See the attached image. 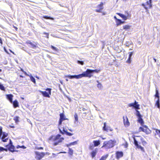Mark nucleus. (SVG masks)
I'll return each instance as SVG.
<instances>
[{
    "instance_id": "nucleus-15",
    "label": "nucleus",
    "mask_w": 160,
    "mask_h": 160,
    "mask_svg": "<svg viewBox=\"0 0 160 160\" xmlns=\"http://www.w3.org/2000/svg\"><path fill=\"white\" fill-rule=\"evenodd\" d=\"M116 158L117 159L122 157L123 156V153L122 151H117L116 153Z\"/></svg>"
},
{
    "instance_id": "nucleus-8",
    "label": "nucleus",
    "mask_w": 160,
    "mask_h": 160,
    "mask_svg": "<svg viewBox=\"0 0 160 160\" xmlns=\"http://www.w3.org/2000/svg\"><path fill=\"white\" fill-rule=\"evenodd\" d=\"M8 134L6 132L3 133L2 134L1 138L2 142H6L8 140Z\"/></svg>"
},
{
    "instance_id": "nucleus-55",
    "label": "nucleus",
    "mask_w": 160,
    "mask_h": 160,
    "mask_svg": "<svg viewBox=\"0 0 160 160\" xmlns=\"http://www.w3.org/2000/svg\"><path fill=\"white\" fill-rule=\"evenodd\" d=\"M144 129V128L142 127H140L139 128V130H140V131H143Z\"/></svg>"
},
{
    "instance_id": "nucleus-58",
    "label": "nucleus",
    "mask_w": 160,
    "mask_h": 160,
    "mask_svg": "<svg viewBox=\"0 0 160 160\" xmlns=\"http://www.w3.org/2000/svg\"><path fill=\"white\" fill-rule=\"evenodd\" d=\"M37 148L38 149H43V148L42 147H39V148Z\"/></svg>"
},
{
    "instance_id": "nucleus-10",
    "label": "nucleus",
    "mask_w": 160,
    "mask_h": 160,
    "mask_svg": "<svg viewBox=\"0 0 160 160\" xmlns=\"http://www.w3.org/2000/svg\"><path fill=\"white\" fill-rule=\"evenodd\" d=\"M151 3L152 0H149V1H147L146 2L147 5L148 6V7H146L144 4H142V5L146 9H147L148 8H151L152 7Z\"/></svg>"
},
{
    "instance_id": "nucleus-45",
    "label": "nucleus",
    "mask_w": 160,
    "mask_h": 160,
    "mask_svg": "<svg viewBox=\"0 0 160 160\" xmlns=\"http://www.w3.org/2000/svg\"><path fill=\"white\" fill-rule=\"evenodd\" d=\"M46 90L48 91V93H49L50 95L51 94V89L50 88H47L46 89Z\"/></svg>"
},
{
    "instance_id": "nucleus-37",
    "label": "nucleus",
    "mask_w": 160,
    "mask_h": 160,
    "mask_svg": "<svg viewBox=\"0 0 160 160\" xmlns=\"http://www.w3.org/2000/svg\"><path fill=\"white\" fill-rule=\"evenodd\" d=\"M130 27L128 25H125L123 26V28L125 30H128L130 29Z\"/></svg>"
},
{
    "instance_id": "nucleus-40",
    "label": "nucleus",
    "mask_w": 160,
    "mask_h": 160,
    "mask_svg": "<svg viewBox=\"0 0 160 160\" xmlns=\"http://www.w3.org/2000/svg\"><path fill=\"white\" fill-rule=\"evenodd\" d=\"M68 153L70 155H72L73 153V150L70 148H69Z\"/></svg>"
},
{
    "instance_id": "nucleus-13",
    "label": "nucleus",
    "mask_w": 160,
    "mask_h": 160,
    "mask_svg": "<svg viewBox=\"0 0 160 160\" xmlns=\"http://www.w3.org/2000/svg\"><path fill=\"white\" fill-rule=\"evenodd\" d=\"M6 147H8V149L9 151L12 152H17L18 151L14 150L15 147L13 145H7L6 146Z\"/></svg>"
},
{
    "instance_id": "nucleus-20",
    "label": "nucleus",
    "mask_w": 160,
    "mask_h": 160,
    "mask_svg": "<svg viewBox=\"0 0 160 160\" xmlns=\"http://www.w3.org/2000/svg\"><path fill=\"white\" fill-rule=\"evenodd\" d=\"M94 147H97L100 145V140H94L93 142Z\"/></svg>"
},
{
    "instance_id": "nucleus-24",
    "label": "nucleus",
    "mask_w": 160,
    "mask_h": 160,
    "mask_svg": "<svg viewBox=\"0 0 160 160\" xmlns=\"http://www.w3.org/2000/svg\"><path fill=\"white\" fill-rule=\"evenodd\" d=\"M61 128H61L60 127L59 128V130L60 131V133L63 134L64 132L65 133H66L67 132V131L65 130V129L64 128H63V127L62 128V130L61 129Z\"/></svg>"
},
{
    "instance_id": "nucleus-34",
    "label": "nucleus",
    "mask_w": 160,
    "mask_h": 160,
    "mask_svg": "<svg viewBox=\"0 0 160 160\" xmlns=\"http://www.w3.org/2000/svg\"><path fill=\"white\" fill-rule=\"evenodd\" d=\"M2 127H0V139H1V137L2 136V134L3 133H5V132H3L2 131Z\"/></svg>"
},
{
    "instance_id": "nucleus-26",
    "label": "nucleus",
    "mask_w": 160,
    "mask_h": 160,
    "mask_svg": "<svg viewBox=\"0 0 160 160\" xmlns=\"http://www.w3.org/2000/svg\"><path fill=\"white\" fill-rule=\"evenodd\" d=\"M60 119L64 120H65L68 119L65 118L64 113H62L60 114Z\"/></svg>"
},
{
    "instance_id": "nucleus-11",
    "label": "nucleus",
    "mask_w": 160,
    "mask_h": 160,
    "mask_svg": "<svg viewBox=\"0 0 160 160\" xmlns=\"http://www.w3.org/2000/svg\"><path fill=\"white\" fill-rule=\"evenodd\" d=\"M103 130L104 131H105L107 132H108V130L112 131L113 130V129L111 128L110 127L106 126V122L104 123V126L103 128Z\"/></svg>"
},
{
    "instance_id": "nucleus-51",
    "label": "nucleus",
    "mask_w": 160,
    "mask_h": 160,
    "mask_svg": "<svg viewBox=\"0 0 160 160\" xmlns=\"http://www.w3.org/2000/svg\"><path fill=\"white\" fill-rule=\"evenodd\" d=\"M43 34L46 35V37L48 38H49V33H47L46 32H44Z\"/></svg>"
},
{
    "instance_id": "nucleus-7",
    "label": "nucleus",
    "mask_w": 160,
    "mask_h": 160,
    "mask_svg": "<svg viewBox=\"0 0 160 160\" xmlns=\"http://www.w3.org/2000/svg\"><path fill=\"white\" fill-rule=\"evenodd\" d=\"M128 105L129 107H132L135 109H140L139 105L138 104V102L136 101H135L134 103H129Z\"/></svg>"
},
{
    "instance_id": "nucleus-54",
    "label": "nucleus",
    "mask_w": 160,
    "mask_h": 160,
    "mask_svg": "<svg viewBox=\"0 0 160 160\" xmlns=\"http://www.w3.org/2000/svg\"><path fill=\"white\" fill-rule=\"evenodd\" d=\"M12 145V141L10 139H9V144L8 145Z\"/></svg>"
},
{
    "instance_id": "nucleus-46",
    "label": "nucleus",
    "mask_w": 160,
    "mask_h": 160,
    "mask_svg": "<svg viewBox=\"0 0 160 160\" xmlns=\"http://www.w3.org/2000/svg\"><path fill=\"white\" fill-rule=\"evenodd\" d=\"M77 62L78 64H81V65H83L84 64V62L82 61L78 60L77 61Z\"/></svg>"
},
{
    "instance_id": "nucleus-4",
    "label": "nucleus",
    "mask_w": 160,
    "mask_h": 160,
    "mask_svg": "<svg viewBox=\"0 0 160 160\" xmlns=\"http://www.w3.org/2000/svg\"><path fill=\"white\" fill-rule=\"evenodd\" d=\"M82 73L83 77L91 78L92 76L91 69H87L85 72H83Z\"/></svg>"
},
{
    "instance_id": "nucleus-17",
    "label": "nucleus",
    "mask_w": 160,
    "mask_h": 160,
    "mask_svg": "<svg viewBox=\"0 0 160 160\" xmlns=\"http://www.w3.org/2000/svg\"><path fill=\"white\" fill-rule=\"evenodd\" d=\"M98 149L97 148H96L91 152V155L92 158H94L95 157L98 152Z\"/></svg>"
},
{
    "instance_id": "nucleus-35",
    "label": "nucleus",
    "mask_w": 160,
    "mask_h": 160,
    "mask_svg": "<svg viewBox=\"0 0 160 160\" xmlns=\"http://www.w3.org/2000/svg\"><path fill=\"white\" fill-rule=\"evenodd\" d=\"M19 117L18 116H16L14 118V120L16 123H17L19 121Z\"/></svg>"
},
{
    "instance_id": "nucleus-56",
    "label": "nucleus",
    "mask_w": 160,
    "mask_h": 160,
    "mask_svg": "<svg viewBox=\"0 0 160 160\" xmlns=\"http://www.w3.org/2000/svg\"><path fill=\"white\" fill-rule=\"evenodd\" d=\"M21 148H22L23 149H25L26 148V147H25L23 145L21 146Z\"/></svg>"
},
{
    "instance_id": "nucleus-27",
    "label": "nucleus",
    "mask_w": 160,
    "mask_h": 160,
    "mask_svg": "<svg viewBox=\"0 0 160 160\" xmlns=\"http://www.w3.org/2000/svg\"><path fill=\"white\" fill-rule=\"evenodd\" d=\"M12 103L13 107L15 108H16L18 106V102L16 100L14 101L13 102H12Z\"/></svg>"
},
{
    "instance_id": "nucleus-23",
    "label": "nucleus",
    "mask_w": 160,
    "mask_h": 160,
    "mask_svg": "<svg viewBox=\"0 0 160 160\" xmlns=\"http://www.w3.org/2000/svg\"><path fill=\"white\" fill-rule=\"evenodd\" d=\"M133 54V52H129V57L128 58V59L127 60V62L128 63H130L131 62V57L132 55V54Z\"/></svg>"
},
{
    "instance_id": "nucleus-64",
    "label": "nucleus",
    "mask_w": 160,
    "mask_h": 160,
    "mask_svg": "<svg viewBox=\"0 0 160 160\" xmlns=\"http://www.w3.org/2000/svg\"><path fill=\"white\" fill-rule=\"evenodd\" d=\"M153 59L154 60L155 62H156L157 61L156 59L154 58H153Z\"/></svg>"
},
{
    "instance_id": "nucleus-36",
    "label": "nucleus",
    "mask_w": 160,
    "mask_h": 160,
    "mask_svg": "<svg viewBox=\"0 0 160 160\" xmlns=\"http://www.w3.org/2000/svg\"><path fill=\"white\" fill-rule=\"evenodd\" d=\"M108 155H106L105 156H102L100 158V160H105L108 157Z\"/></svg>"
},
{
    "instance_id": "nucleus-63",
    "label": "nucleus",
    "mask_w": 160,
    "mask_h": 160,
    "mask_svg": "<svg viewBox=\"0 0 160 160\" xmlns=\"http://www.w3.org/2000/svg\"><path fill=\"white\" fill-rule=\"evenodd\" d=\"M66 152H60L59 153H66Z\"/></svg>"
},
{
    "instance_id": "nucleus-14",
    "label": "nucleus",
    "mask_w": 160,
    "mask_h": 160,
    "mask_svg": "<svg viewBox=\"0 0 160 160\" xmlns=\"http://www.w3.org/2000/svg\"><path fill=\"white\" fill-rule=\"evenodd\" d=\"M123 123L125 127L128 126L130 125L128 118L127 116L126 117V120L125 119L124 117H123Z\"/></svg>"
},
{
    "instance_id": "nucleus-52",
    "label": "nucleus",
    "mask_w": 160,
    "mask_h": 160,
    "mask_svg": "<svg viewBox=\"0 0 160 160\" xmlns=\"http://www.w3.org/2000/svg\"><path fill=\"white\" fill-rule=\"evenodd\" d=\"M142 144L143 146H145V145H146L147 144V142L145 141H143L142 142Z\"/></svg>"
},
{
    "instance_id": "nucleus-9",
    "label": "nucleus",
    "mask_w": 160,
    "mask_h": 160,
    "mask_svg": "<svg viewBox=\"0 0 160 160\" xmlns=\"http://www.w3.org/2000/svg\"><path fill=\"white\" fill-rule=\"evenodd\" d=\"M97 8H98V9H96L95 11L98 12H101L102 10L103 9V3L101 2L100 4L98 5Z\"/></svg>"
},
{
    "instance_id": "nucleus-42",
    "label": "nucleus",
    "mask_w": 160,
    "mask_h": 160,
    "mask_svg": "<svg viewBox=\"0 0 160 160\" xmlns=\"http://www.w3.org/2000/svg\"><path fill=\"white\" fill-rule=\"evenodd\" d=\"M51 48L53 50H55V51H58V49L56 47L53 46L52 45H51Z\"/></svg>"
},
{
    "instance_id": "nucleus-38",
    "label": "nucleus",
    "mask_w": 160,
    "mask_h": 160,
    "mask_svg": "<svg viewBox=\"0 0 160 160\" xmlns=\"http://www.w3.org/2000/svg\"><path fill=\"white\" fill-rule=\"evenodd\" d=\"M0 89L1 90H2L3 91H5V88L4 87L3 85L1 83H0Z\"/></svg>"
},
{
    "instance_id": "nucleus-48",
    "label": "nucleus",
    "mask_w": 160,
    "mask_h": 160,
    "mask_svg": "<svg viewBox=\"0 0 160 160\" xmlns=\"http://www.w3.org/2000/svg\"><path fill=\"white\" fill-rule=\"evenodd\" d=\"M75 119L76 121H78V116L77 114H75L74 115Z\"/></svg>"
},
{
    "instance_id": "nucleus-3",
    "label": "nucleus",
    "mask_w": 160,
    "mask_h": 160,
    "mask_svg": "<svg viewBox=\"0 0 160 160\" xmlns=\"http://www.w3.org/2000/svg\"><path fill=\"white\" fill-rule=\"evenodd\" d=\"M65 77H68L70 79L74 78L78 79L81 78L83 77L82 75V74H79L78 75H68L65 76Z\"/></svg>"
},
{
    "instance_id": "nucleus-43",
    "label": "nucleus",
    "mask_w": 160,
    "mask_h": 160,
    "mask_svg": "<svg viewBox=\"0 0 160 160\" xmlns=\"http://www.w3.org/2000/svg\"><path fill=\"white\" fill-rule=\"evenodd\" d=\"M156 133L159 136L160 138V130L157 129H156Z\"/></svg>"
},
{
    "instance_id": "nucleus-47",
    "label": "nucleus",
    "mask_w": 160,
    "mask_h": 160,
    "mask_svg": "<svg viewBox=\"0 0 160 160\" xmlns=\"http://www.w3.org/2000/svg\"><path fill=\"white\" fill-rule=\"evenodd\" d=\"M77 141H74V142H72L70 143V145H71V146L74 145L75 144H77Z\"/></svg>"
},
{
    "instance_id": "nucleus-44",
    "label": "nucleus",
    "mask_w": 160,
    "mask_h": 160,
    "mask_svg": "<svg viewBox=\"0 0 160 160\" xmlns=\"http://www.w3.org/2000/svg\"><path fill=\"white\" fill-rule=\"evenodd\" d=\"M3 151H7V150L6 148H5L3 147H0V152Z\"/></svg>"
},
{
    "instance_id": "nucleus-1",
    "label": "nucleus",
    "mask_w": 160,
    "mask_h": 160,
    "mask_svg": "<svg viewBox=\"0 0 160 160\" xmlns=\"http://www.w3.org/2000/svg\"><path fill=\"white\" fill-rule=\"evenodd\" d=\"M61 135L58 134L55 137L51 136L49 138V140H52L54 141L53 143V145L56 146L59 143L61 142L62 141L64 140L63 138H60Z\"/></svg>"
},
{
    "instance_id": "nucleus-39",
    "label": "nucleus",
    "mask_w": 160,
    "mask_h": 160,
    "mask_svg": "<svg viewBox=\"0 0 160 160\" xmlns=\"http://www.w3.org/2000/svg\"><path fill=\"white\" fill-rule=\"evenodd\" d=\"M100 71V70H97V69H95V70H91V71L92 74L93 72H96V73H98Z\"/></svg>"
},
{
    "instance_id": "nucleus-33",
    "label": "nucleus",
    "mask_w": 160,
    "mask_h": 160,
    "mask_svg": "<svg viewBox=\"0 0 160 160\" xmlns=\"http://www.w3.org/2000/svg\"><path fill=\"white\" fill-rule=\"evenodd\" d=\"M43 18L45 19H50L52 20H53L54 18H52L50 16H44L43 17Z\"/></svg>"
},
{
    "instance_id": "nucleus-19",
    "label": "nucleus",
    "mask_w": 160,
    "mask_h": 160,
    "mask_svg": "<svg viewBox=\"0 0 160 160\" xmlns=\"http://www.w3.org/2000/svg\"><path fill=\"white\" fill-rule=\"evenodd\" d=\"M13 96L12 94H8L7 95V98L9 101L12 103V97Z\"/></svg>"
},
{
    "instance_id": "nucleus-29",
    "label": "nucleus",
    "mask_w": 160,
    "mask_h": 160,
    "mask_svg": "<svg viewBox=\"0 0 160 160\" xmlns=\"http://www.w3.org/2000/svg\"><path fill=\"white\" fill-rule=\"evenodd\" d=\"M155 97L156 98H157L158 99H159V93L158 91V90H157V88H156V94L155 95Z\"/></svg>"
},
{
    "instance_id": "nucleus-59",
    "label": "nucleus",
    "mask_w": 160,
    "mask_h": 160,
    "mask_svg": "<svg viewBox=\"0 0 160 160\" xmlns=\"http://www.w3.org/2000/svg\"><path fill=\"white\" fill-rule=\"evenodd\" d=\"M0 43L1 44H2V39L1 38H0Z\"/></svg>"
},
{
    "instance_id": "nucleus-31",
    "label": "nucleus",
    "mask_w": 160,
    "mask_h": 160,
    "mask_svg": "<svg viewBox=\"0 0 160 160\" xmlns=\"http://www.w3.org/2000/svg\"><path fill=\"white\" fill-rule=\"evenodd\" d=\"M82 110L84 112L83 113V114H86L88 112L89 110L87 109H86L84 108H82Z\"/></svg>"
},
{
    "instance_id": "nucleus-60",
    "label": "nucleus",
    "mask_w": 160,
    "mask_h": 160,
    "mask_svg": "<svg viewBox=\"0 0 160 160\" xmlns=\"http://www.w3.org/2000/svg\"><path fill=\"white\" fill-rule=\"evenodd\" d=\"M114 19H115V20H116V21H117V20L118 19V18H117V17H116V16H114Z\"/></svg>"
},
{
    "instance_id": "nucleus-21",
    "label": "nucleus",
    "mask_w": 160,
    "mask_h": 160,
    "mask_svg": "<svg viewBox=\"0 0 160 160\" xmlns=\"http://www.w3.org/2000/svg\"><path fill=\"white\" fill-rule=\"evenodd\" d=\"M116 25L117 26L120 25L121 24H122L125 22L124 21H122L120 19H118L116 21Z\"/></svg>"
},
{
    "instance_id": "nucleus-61",
    "label": "nucleus",
    "mask_w": 160,
    "mask_h": 160,
    "mask_svg": "<svg viewBox=\"0 0 160 160\" xmlns=\"http://www.w3.org/2000/svg\"><path fill=\"white\" fill-rule=\"evenodd\" d=\"M141 140L142 141V142L143 141H144V139L142 138H141Z\"/></svg>"
},
{
    "instance_id": "nucleus-25",
    "label": "nucleus",
    "mask_w": 160,
    "mask_h": 160,
    "mask_svg": "<svg viewBox=\"0 0 160 160\" xmlns=\"http://www.w3.org/2000/svg\"><path fill=\"white\" fill-rule=\"evenodd\" d=\"M155 106H156L158 108L160 109V104L159 99H157V100L156 101V102Z\"/></svg>"
},
{
    "instance_id": "nucleus-41",
    "label": "nucleus",
    "mask_w": 160,
    "mask_h": 160,
    "mask_svg": "<svg viewBox=\"0 0 160 160\" xmlns=\"http://www.w3.org/2000/svg\"><path fill=\"white\" fill-rule=\"evenodd\" d=\"M97 82L98 83L97 85L98 88L99 89L101 88L102 87L101 84L100 83H99L98 81H97Z\"/></svg>"
},
{
    "instance_id": "nucleus-16",
    "label": "nucleus",
    "mask_w": 160,
    "mask_h": 160,
    "mask_svg": "<svg viewBox=\"0 0 160 160\" xmlns=\"http://www.w3.org/2000/svg\"><path fill=\"white\" fill-rule=\"evenodd\" d=\"M39 91L42 94L44 97L49 98H50V95L46 91H42L41 90H39Z\"/></svg>"
},
{
    "instance_id": "nucleus-49",
    "label": "nucleus",
    "mask_w": 160,
    "mask_h": 160,
    "mask_svg": "<svg viewBox=\"0 0 160 160\" xmlns=\"http://www.w3.org/2000/svg\"><path fill=\"white\" fill-rule=\"evenodd\" d=\"M63 120H62L61 119H59V127H60V126L62 124V122Z\"/></svg>"
},
{
    "instance_id": "nucleus-28",
    "label": "nucleus",
    "mask_w": 160,
    "mask_h": 160,
    "mask_svg": "<svg viewBox=\"0 0 160 160\" xmlns=\"http://www.w3.org/2000/svg\"><path fill=\"white\" fill-rule=\"evenodd\" d=\"M118 14L120 17L123 19L124 20H126L127 19V17L124 15L120 13H118Z\"/></svg>"
},
{
    "instance_id": "nucleus-2",
    "label": "nucleus",
    "mask_w": 160,
    "mask_h": 160,
    "mask_svg": "<svg viewBox=\"0 0 160 160\" xmlns=\"http://www.w3.org/2000/svg\"><path fill=\"white\" fill-rule=\"evenodd\" d=\"M116 142L114 140H110L108 141L104 142L102 148L105 147L106 149L110 148L113 147Z\"/></svg>"
},
{
    "instance_id": "nucleus-57",
    "label": "nucleus",
    "mask_w": 160,
    "mask_h": 160,
    "mask_svg": "<svg viewBox=\"0 0 160 160\" xmlns=\"http://www.w3.org/2000/svg\"><path fill=\"white\" fill-rule=\"evenodd\" d=\"M23 73L25 74V75L26 76H29L30 75H28L26 72L24 71Z\"/></svg>"
},
{
    "instance_id": "nucleus-22",
    "label": "nucleus",
    "mask_w": 160,
    "mask_h": 160,
    "mask_svg": "<svg viewBox=\"0 0 160 160\" xmlns=\"http://www.w3.org/2000/svg\"><path fill=\"white\" fill-rule=\"evenodd\" d=\"M142 116L138 118V122L141 125H142L144 124V121L142 118Z\"/></svg>"
},
{
    "instance_id": "nucleus-32",
    "label": "nucleus",
    "mask_w": 160,
    "mask_h": 160,
    "mask_svg": "<svg viewBox=\"0 0 160 160\" xmlns=\"http://www.w3.org/2000/svg\"><path fill=\"white\" fill-rule=\"evenodd\" d=\"M138 109H135L136 111V115L137 116L138 118L141 117L142 116L140 114L138 110Z\"/></svg>"
},
{
    "instance_id": "nucleus-6",
    "label": "nucleus",
    "mask_w": 160,
    "mask_h": 160,
    "mask_svg": "<svg viewBox=\"0 0 160 160\" xmlns=\"http://www.w3.org/2000/svg\"><path fill=\"white\" fill-rule=\"evenodd\" d=\"M134 143L135 145L138 149H140L142 151L144 152V149L143 147L139 145L138 141L136 140L135 138H133Z\"/></svg>"
},
{
    "instance_id": "nucleus-18",
    "label": "nucleus",
    "mask_w": 160,
    "mask_h": 160,
    "mask_svg": "<svg viewBox=\"0 0 160 160\" xmlns=\"http://www.w3.org/2000/svg\"><path fill=\"white\" fill-rule=\"evenodd\" d=\"M144 127L145 128H144V129L143 132H145L147 134H149L151 132V131L147 128L146 126H144Z\"/></svg>"
},
{
    "instance_id": "nucleus-5",
    "label": "nucleus",
    "mask_w": 160,
    "mask_h": 160,
    "mask_svg": "<svg viewBox=\"0 0 160 160\" xmlns=\"http://www.w3.org/2000/svg\"><path fill=\"white\" fill-rule=\"evenodd\" d=\"M35 153L36 155V158L38 160L42 159L45 155L44 152H40L37 151L35 152Z\"/></svg>"
},
{
    "instance_id": "nucleus-53",
    "label": "nucleus",
    "mask_w": 160,
    "mask_h": 160,
    "mask_svg": "<svg viewBox=\"0 0 160 160\" xmlns=\"http://www.w3.org/2000/svg\"><path fill=\"white\" fill-rule=\"evenodd\" d=\"M93 148L94 147L93 145H90L89 146V149L90 150H92L93 149Z\"/></svg>"
},
{
    "instance_id": "nucleus-30",
    "label": "nucleus",
    "mask_w": 160,
    "mask_h": 160,
    "mask_svg": "<svg viewBox=\"0 0 160 160\" xmlns=\"http://www.w3.org/2000/svg\"><path fill=\"white\" fill-rule=\"evenodd\" d=\"M29 77H30L31 81L32 82H33L34 83H35L36 81L35 78L32 76L31 74H30Z\"/></svg>"
},
{
    "instance_id": "nucleus-12",
    "label": "nucleus",
    "mask_w": 160,
    "mask_h": 160,
    "mask_svg": "<svg viewBox=\"0 0 160 160\" xmlns=\"http://www.w3.org/2000/svg\"><path fill=\"white\" fill-rule=\"evenodd\" d=\"M28 44H29L30 45H28V46L33 49H36L38 46L36 45L37 44L35 43H32L30 42H27Z\"/></svg>"
},
{
    "instance_id": "nucleus-62",
    "label": "nucleus",
    "mask_w": 160,
    "mask_h": 160,
    "mask_svg": "<svg viewBox=\"0 0 160 160\" xmlns=\"http://www.w3.org/2000/svg\"><path fill=\"white\" fill-rule=\"evenodd\" d=\"M71 145H70V143L68 144H67L66 145V146L67 147H68L69 146H70Z\"/></svg>"
},
{
    "instance_id": "nucleus-50",
    "label": "nucleus",
    "mask_w": 160,
    "mask_h": 160,
    "mask_svg": "<svg viewBox=\"0 0 160 160\" xmlns=\"http://www.w3.org/2000/svg\"><path fill=\"white\" fill-rule=\"evenodd\" d=\"M66 133L67 134V135H68V136H71L73 134H72V133H71L68 132H67Z\"/></svg>"
}]
</instances>
